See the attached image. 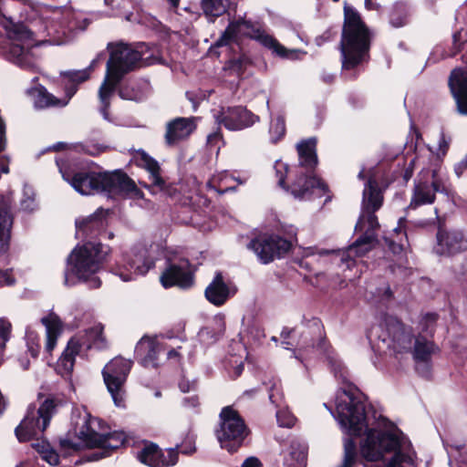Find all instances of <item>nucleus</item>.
I'll return each instance as SVG.
<instances>
[{"instance_id":"6e6552de","label":"nucleus","mask_w":467,"mask_h":467,"mask_svg":"<svg viewBox=\"0 0 467 467\" xmlns=\"http://www.w3.org/2000/svg\"><path fill=\"white\" fill-rule=\"evenodd\" d=\"M337 419L344 431L359 436L367 430L365 405L352 393L339 391L336 400Z\"/></svg>"},{"instance_id":"c9c22d12","label":"nucleus","mask_w":467,"mask_h":467,"mask_svg":"<svg viewBox=\"0 0 467 467\" xmlns=\"http://www.w3.org/2000/svg\"><path fill=\"white\" fill-rule=\"evenodd\" d=\"M307 446L301 441H293L290 445L288 457L285 458L286 467H305L306 462Z\"/></svg>"},{"instance_id":"603ef678","label":"nucleus","mask_w":467,"mask_h":467,"mask_svg":"<svg viewBox=\"0 0 467 467\" xmlns=\"http://www.w3.org/2000/svg\"><path fill=\"white\" fill-rule=\"evenodd\" d=\"M199 405L198 397L192 396L184 400V406L187 408H195Z\"/></svg>"},{"instance_id":"2f4dec72","label":"nucleus","mask_w":467,"mask_h":467,"mask_svg":"<svg viewBox=\"0 0 467 467\" xmlns=\"http://www.w3.org/2000/svg\"><path fill=\"white\" fill-rule=\"evenodd\" d=\"M411 350L413 358L417 362H428L433 355L439 352V348L432 341L419 336L415 338Z\"/></svg>"},{"instance_id":"bb28decb","label":"nucleus","mask_w":467,"mask_h":467,"mask_svg":"<svg viewBox=\"0 0 467 467\" xmlns=\"http://www.w3.org/2000/svg\"><path fill=\"white\" fill-rule=\"evenodd\" d=\"M72 13L70 11H65L60 13L56 11L53 13L51 20L47 26V34L57 38V44L60 45L67 41L74 26L71 25Z\"/></svg>"},{"instance_id":"7ed1b4c3","label":"nucleus","mask_w":467,"mask_h":467,"mask_svg":"<svg viewBox=\"0 0 467 467\" xmlns=\"http://www.w3.org/2000/svg\"><path fill=\"white\" fill-rule=\"evenodd\" d=\"M369 34L359 15L345 7V20L340 41L342 67L352 69L368 56Z\"/></svg>"},{"instance_id":"f03ea898","label":"nucleus","mask_w":467,"mask_h":467,"mask_svg":"<svg viewBox=\"0 0 467 467\" xmlns=\"http://www.w3.org/2000/svg\"><path fill=\"white\" fill-rule=\"evenodd\" d=\"M394 451L388 467H409L414 463V451L410 441L389 432L369 430L360 445L361 455L367 461H378L385 452Z\"/></svg>"},{"instance_id":"a18cd8bd","label":"nucleus","mask_w":467,"mask_h":467,"mask_svg":"<svg viewBox=\"0 0 467 467\" xmlns=\"http://www.w3.org/2000/svg\"><path fill=\"white\" fill-rule=\"evenodd\" d=\"M437 316L435 314H427L424 316L421 323V330L426 333H431Z\"/></svg>"},{"instance_id":"9b49d317","label":"nucleus","mask_w":467,"mask_h":467,"mask_svg":"<svg viewBox=\"0 0 467 467\" xmlns=\"http://www.w3.org/2000/svg\"><path fill=\"white\" fill-rule=\"evenodd\" d=\"M220 428L216 431L222 448L234 451L247 434L246 427L237 411L224 408L220 414Z\"/></svg>"},{"instance_id":"4be33fe9","label":"nucleus","mask_w":467,"mask_h":467,"mask_svg":"<svg viewBox=\"0 0 467 467\" xmlns=\"http://www.w3.org/2000/svg\"><path fill=\"white\" fill-rule=\"evenodd\" d=\"M138 459L150 467H169L177 462L178 453L173 449L161 451L155 444H149L141 450Z\"/></svg>"},{"instance_id":"0e129e2a","label":"nucleus","mask_w":467,"mask_h":467,"mask_svg":"<svg viewBox=\"0 0 467 467\" xmlns=\"http://www.w3.org/2000/svg\"><path fill=\"white\" fill-rule=\"evenodd\" d=\"M65 148H66V144H65V143H62V142L57 143V144H56V145H54V146H53V149H54L55 150H62V149H65Z\"/></svg>"},{"instance_id":"c85d7f7f","label":"nucleus","mask_w":467,"mask_h":467,"mask_svg":"<svg viewBox=\"0 0 467 467\" xmlns=\"http://www.w3.org/2000/svg\"><path fill=\"white\" fill-rule=\"evenodd\" d=\"M377 242L376 234H364L350 245L346 252H343L341 261L348 268L355 265L353 256L361 257L368 253Z\"/></svg>"},{"instance_id":"79ce46f5","label":"nucleus","mask_w":467,"mask_h":467,"mask_svg":"<svg viewBox=\"0 0 467 467\" xmlns=\"http://www.w3.org/2000/svg\"><path fill=\"white\" fill-rule=\"evenodd\" d=\"M356 444L351 439L344 441V460L338 467H353L356 462Z\"/></svg>"},{"instance_id":"4468645a","label":"nucleus","mask_w":467,"mask_h":467,"mask_svg":"<svg viewBox=\"0 0 467 467\" xmlns=\"http://www.w3.org/2000/svg\"><path fill=\"white\" fill-rule=\"evenodd\" d=\"M437 192L448 194L449 190L445 177L437 171H432L431 175L420 178L415 183L409 207L416 209L420 205L433 203Z\"/></svg>"},{"instance_id":"58836bf2","label":"nucleus","mask_w":467,"mask_h":467,"mask_svg":"<svg viewBox=\"0 0 467 467\" xmlns=\"http://www.w3.org/2000/svg\"><path fill=\"white\" fill-rule=\"evenodd\" d=\"M234 290H236V287L231 282H225L222 274L217 273L204 292H232Z\"/></svg>"},{"instance_id":"de8ad7c7","label":"nucleus","mask_w":467,"mask_h":467,"mask_svg":"<svg viewBox=\"0 0 467 467\" xmlns=\"http://www.w3.org/2000/svg\"><path fill=\"white\" fill-rule=\"evenodd\" d=\"M206 299L214 306H222L228 299V294H204Z\"/></svg>"},{"instance_id":"ddd939ff","label":"nucleus","mask_w":467,"mask_h":467,"mask_svg":"<svg viewBox=\"0 0 467 467\" xmlns=\"http://www.w3.org/2000/svg\"><path fill=\"white\" fill-rule=\"evenodd\" d=\"M6 29L8 37L14 41L9 51L14 62L24 67H33L34 55L31 48L36 45L31 31L22 24L13 23Z\"/></svg>"},{"instance_id":"5fc2aeb1","label":"nucleus","mask_w":467,"mask_h":467,"mask_svg":"<svg viewBox=\"0 0 467 467\" xmlns=\"http://www.w3.org/2000/svg\"><path fill=\"white\" fill-rule=\"evenodd\" d=\"M449 147V142L443 135L441 136L439 140V150L444 154Z\"/></svg>"},{"instance_id":"338daca9","label":"nucleus","mask_w":467,"mask_h":467,"mask_svg":"<svg viewBox=\"0 0 467 467\" xmlns=\"http://www.w3.org/2000/svg\"><path fill=\"white\" fill-rule=\"evenodd\" d=\"M178 353L176 350H171L169 353H168V358H172L174 357H177Z\"/></svg>"},{"instance_id":"c756f323","label":"nucleus","mask_w":467,"mask_h":467,"mask_svg":"<svg viewBox=\"0 0 467 467\" xmlns=\"http://www.w3.org/2000/svg\"><path fill=\"white\" fill-rule=\"evenodd\" d=\"M161 348L155 337L144 336L135 348V354L140 358L144 367H156L157 356Z\"/></svg>"},{"instance_id":"6ab92c4d","label":"nucleus","mask_w":467,"mask_h":467,"mask_svg":"<svg viewBox=\"0 0 467 467\" xmlns=\"http://www.w3.org/2000/svg\"><path fill=\"white\" fill-rule=\"evenodd\" d=\"M160 280L165 289L172 286L189 289L193 284V274L188 261H182L179 265H170L161 274Z\"/></svg>"},{"instance_id":"ea45409f","label":"nucleus","mask_w":467,"mask_h":467,"mask_svg":"<svg viewBox=\"0 0 467 467\" xmlns=\"http://www.w3.org/2000/svg\"><path fill=\"white\" fill-rule=\"evenodd\" d=\"M97 63V59H94L91 63V65L85 69L82 70H72V71H67L64 72L62 75L67 78L69 82L72 84L77 83L79 84L81 82L86 81L88 79L90 71L92 70L93 67Z\"/></svg>"},{"instance_id":"f3484780","label":"nucleus","mask_w":467,"mask_h":467,"mask_svg":"<svg viewBox=\"0 0 467 467\" xmlns=\"http://www.w3.org/2000/svg\"><path fill=\"white\" fill-rule=\"evenodd\" d=\"M124 259L127 264L119 266L118 275L125 282L133 279L134 275H145L154 265L145 246L134 247Z\"/></svg>"},{"instance_id":"412c9836","label":"nucleus","mask_w":467,"mask_h":467,"mask_svg":"<svg viewBox=\"0 0 467 467\" xmlns=\"http://www.w3.org/2000/svg\"><path fill=\"white\" fill-rule=\"evenodd\" d=\"M467 250V236L456 229L446 230L441 227L437 233L436 252L440 254H454Z\"/></svg>"},{"instance_id":"2eb2a0df","label":"nucleus","mask_w":467,"mask_h":467,"mask_svg":"<svg viewBox=\"0 0 467 467\" xmlns=\"http://www.w3.org/2000/svg\"><path fill=\"white\" fill-rule=\"evenodd\" d=\"M382 200L380 192L372 185L371 181H368L363 192L362 212L356 229L364 234H375V230L379 227L375 212L381 207Z\"/></svg>"},{"instance_id":"72a5a7b5","label":"nucleus","mask_w":467,"mask_h":467,"mask_svg":"<svg viewBox=\"0 0 467 467\" xmlns=\"http://www.w3.org/2000/svg\"><path fill=\"white\" fill-rule=\"evenodd\" d=\"M138 162L140 167L144 168L149 172V178L152 186H156L160 190H162L165 182L161 177L159 163L145 152L139 155Z\"/></svg>"},{"instance_id":"7c9ffc66","label":"nucleus","mask_w":467,"mask_h":467,"mask_svg":"<svg viewBox=\"0 0 467 467\" xmlns=\"http://www.w3.org/2000/svg\"><path fill=\"white\" fill-rule=\"evenodd\" d=\"M41 323L46 327L45 349L47 352L51 353L57 347V338L64 330V324L55 313H49L47 317H42Z\"/></svg>"},{"instance_id":"49530a36","label":"nucleus","mask_w":467,"mask_h":467,"mask_svg":"<svg viewBox=\"0 0 467 467\" xmlns=\"http://www.w3.org/2000/svg\"><path fill=\"white\" fill-rule=\"evenodd\" d=\"M42 458L50 465H57L59 462L58 454L51 448L42 451Z\"/></svg>"},{"instance_id":"dca6fc26","label":"nucleus","mask_w":467,"mask_h":467,"mask_svg":"<svg viewBox=\"0 0 467 467\" xmlns=\"http://www.w3.org/2000/svg\"><path fill=\"white\" fill-rule=\"evenodd\" d=\"M248 247L262 263L267 264L287 253L291 244L278 235H261L251 241Z\"/></svg>"},{"instance_id":"052dcab7","label":"nucleus","mask_w":467,"mask_h":467,"mask_svg":"<svg viewBox=\"0 0 467 467\" xmlns=\"http://www.w3.org/2000/svg\"><path fill=\"white\" fill-rule=\"evenodd\" d=\"M420 283H421V285L420 287V289H431L432 288L430 280H428V279L423 278V279H421Z\"/></svg>"},{"instance_id":"393cba45","label":"nucleus","mask_w":467,"mask_h":467,"mask_svg":"<svg viewBox=\"0 0 467 467\" xmlns=\"http://www.w3.org/2000/svg\"><path fill=\"white\" fill-rule=\"evenodd\" d=\"M327 192V185L315 176L300 173L292 184L291 192L296 199L308 198L311 195L322 197Z\"/></svg>"},{"instance_id":"a878e982","label":"nucleus","mask_w":467,"mask_h":467,"mask_svg":"<svg viewBox=\"0 0 467 467\" xmlns=\"http://www.w3.org/2000/svg\"><path fill=\"white\" fill-rule=\"evenodd\" d=\"M195 118H176L166 126L165 140L173 145L187 139L196 129Z\"/></svg>"},{"instance_id":"aec40b11","label":"nucleus","mask_w":467,"mask_h":467,"mask_svg":"<svg viewBox=\"0 0 467 467\" xmlns=\"http://www.w3.org/2000/svg\"><path fill=\"white\" fill-rule=\"evenodd\" d=\"M100 192L110 195L140 194L134 182L122 172H100Z\"/></svg>"},{"instance_id":"680f3d73","label":"nucleus","mask_w":467,"mask_h":467,"mask_svg":"<svg viewBox=\"0 0 467 467\" xmlns=\"http://www.w3.org/2000/svg\"><path fill=\"white\" fill-rule=\"evenodd\" d=\"M365 5L368 9H375L376 8L374 0H365Z\"/></svg>"},{"instance_id":"4c0bfd02","label":"nucleus","mask_w":467,"mask_h":467,"mask_svg":"<svg viewBox=\"0 0 467 467\" xmlns=\"http://www.w3.org/2000/svg\"><path fill=\"white\" fill-rule=\"evenodd\" d=\"M202 8L205 16L212 18L220 16L226 11L223 0H202Z\"/></svg>"},{"instance_id":"a211bd4d","label":"nucleus","mask_w":467,"mask_h":467,"mask_svg":"<svg viewBox=\"0 0 467 467\" xmlns=\"http://www.w3.org/2000/svg\"><path fill=\"white\" fill-rule=\"evenodd\" d=\"M218 124H223L229 130H240L257 122L259 118L244 107L223 108L214 114Z\"/></svg>"},{"instance_id":"473e14b6","label":"nucleus","mask_w":467,"mask_h":467,"mask_svg":"<svg viewBox=\"0 0 467 467\" xmlns=\"http://www.w3.org/2000/svg\"><path fill=\"white\" fill-rule=\"evenodd\" d=\"M316 144V139H308L297 144L299 163L302 167L311 169L317 165Z\"/></svg>"},{"instance_id":"39448f33","label":"nucleus","mask_w":467,"mask_h":467,"mask_svg":"<svg viewBox=\"0 0 467 467\" xmlns=\"http://www.w3.org/2000/svg\"><path fill=\"white\" fill-rule=\"evenodd\" d=\"M107 254L99 243L88 242L78 245L68 255V270L79 280L89 281L90 288L97 289L100 286V280L93 275L101 268Z\"/></svg>"},{"instance_id":"bf43d9fd","label":"nucleus","mask_w":467,"mask_h":467,"mask_svg":"<svg viewBox=\"0 0 467 467\" xmlns=\"http://www.w3.org/2000/svg\"><path fill=\"white\" fill-rule=\"evenodd\" d=\"M119 94L120 96V98L124 99H134L135 98L129 95V93H127V90L126 88H121L119 91Z\"/></svg>"},{"instance_id":"c03bdc74","label":"nucleus","mask_w":467,"mask_h":467,"mask_svg":"<svg viewBox=\"0 0 467 467\" xmlns=\"http://www.w3.org/2000/svg\"><path fill=\"white\" fill-rule=\"evenodd\" d=\"M275 171H276V175L278 177V184H279V186H281L284 189H286L285 178V174H286V171H287V166L285 163L281 162V161H277L275 163Z\"/></svg>"},{"instance_id":"5701e85b","label":"nucleus","mask_w":467,"mask_h":467,"mask_svg":"<svg viewBox=\"0 0 467 467\" xmlns=\"http://www.w3.org/2000/svg\"><path fill=\"white\" fill-rule=\"evenodd\" d=\"M60 171L63 179L80 194L89 195L100 192V172H77L71 175L62 170Z\"/></svg>"},{"instance_id":"423d86ee","label":"nucleus","mask_w":467,"mask_h":467,"mask_svg":"<svg viewBox=\"0 0 467 467\" xmlns=\"http://www.w3.org/2000/svg\"><path fill=\"white\" fill-rule=\"evenodd\" d=\"M77 425H80L79 430L76 431L79 441L75 442L69 439L61 440L60 444L63 448L78 450L81 447H89L112 450L120 447L126 441V435L123 432L99 434L98 432L99 421L87 411L79 415Z\"/></svg>"},{"instance_id":"3c124183","label":"nucleus","mask_w":467,"mask_h":467,"mask_svg":"<svg viewBox=\"0 0 467 467\" xmlns=\"http://www.w3.org/2000/svg\"><path fill=\"white\" fill-rule=\"evenodd\" d=\"M385 241L394 254H399L402 251L401 244H396L395 241L390 240L389 238H387V237L385 238Z\"/></svg>"},{"instance_id":"b1692460","label":"nucleus","mask_w":467,"mask_h":467,"mask_svg":"<svg viewBox=\"0 0 467 467\" xmlns=\"http://www.w3.org/2000/svg\"><path fill=\"white\" fill-rule=\"evenodd\" d=\"M449 87L461 114L467 115V70L453 69L449 78Z\"/></svg>"},{"instance_id":"69168bd1","label":"nucleus","mask_w":467,"mask_h":467,"mask_svg":"<svg viewBox=\"0 0 467 467\" xmlns=\"http://www.w3.org/2000/svg\"><path fill=\"white\" fill-rule=\"evenodd\" d=\"M172 7H177L180 4V0H167Z\"/></svg>"},{"instance_id":"a19ab883","label":"nucleus","mask_w":467,"mask_h":467,"mask_svg":"<svg viewBox=\"0 0 467 467\" xmlns=\"http://www.w3.org/2000/svg\"><path fill=\"white\" fill-rule=\"evenodd\" d=\"M270 136L272 141L275 142L282 139L285 134V119L278 115L275 119H272L270 129Z\"/></svg>"},{"instance_id":"4d7b16f0","label":"nucleus","mask_w":467,"mask_h":467,"mask_svg":"<svg viewBox=\"0 0 467 467\" xmlns=\"http://www.w3.org/2000/svg\"><path fill=\"white\" fill-rule=\"evenodd\" d=\"M36 450L42 455V451H45V449H48L50 448L49 444L45 442V441H41V442H38V443H36L33 445Z\"/></svg>"},{"instance_id":"f257e3e1","label":"nucleus","mask_w":467,"mask_h":467,"mask_svg":"<svg viewBox=\"0 0 467 467\" xmlns=\"http://www.w3.org/2000/svg\"><path fill=\"white\" fill-rule=\"evenodd\" d=\"M145 45L133 49L123 43L108 45L110 56L107 62V70L104 80L99 89V97L101 103L100 112L105 119H109L108 109L110 105V98L123 77L140 66V61L147 60L144 57Z\"/></svg>"},{"instance_id":"37998d69","label":"nucleus","mask_w":467,"mask_h":467,"mask_svg":"<svg viewBox=\"0 0 467 467\" xmlns=\"http://www.w3.org/2000/svg\"><path fill=\"white\" fill-rule=\"evenodd\" d=\"M277 421L280 426L290 428L294 426L296 422L295 417L285 410H280L276 413Z\"/></svg>"},{"instance_id":"e2e57ef3","label":"nucleus","mask_w":467,"mask_h":467,"mask_svg":"<svg viewBox=\"0 0 467 467\" xmlns=\"http://www.w3.org/2000/svg\"><path fill=\"white\" fill-rule=\"evenodd\" d=\"M243 368H244L243 363H240L239 365H237L235 368V375L240 376L243 371Z\"/></svg>"},{"instance_id":"f704fd0d","label":"nucleus","mask_w":467,"mask_h":467,"mask_svg":"<svg viewBox=\"0 0 467 467\" xmlns=\"http://www.w3.org/2000/svg\"><path fill=\"white\" fill-rule=\"evenodd\" d=\"M12 222L9 207L5 203L0 206V255L6 253L9 248Z\"/></svg>"},{"instance_id":"cd10ccee","label":"nucleus","mask_w":467,"mask_h":467,"mask_svg":"<svg viewBox=\"0 0 467 467\" xmlns=\"http://www.w3.org/2000/svg\"><path fill=\"white\" fill-rule=\"evenodd\" d=\"M77 88L69 87L67 88V95L62 99L56 98L53 94L49 93L44 87H40L31 90L34 104L36 108L46 109L50 107H65L69 102V99L76 93Z\"/></svg>"},{"instance_id":"6e6d98bb","label":"nucleus","mask_w":467,"mask_h":467,"mask_svg":"<svg viewBox=\"0 0 467 467\" xmlns=\"http://www.w3.org/2000/svg\"><path fill=\"white\" fill-rule=\"evenodd\" d=\"M222 139V134L217 131L213 134H210L207 138V141L209 144H213L214 141H217Z\"/></svg>"},{"instance_id":"20e7f679","label":"nucleus","mask_w":467,"mask_h":467,"mask_svg":"<svg viewBox=\"0 0 467 467\" xmlns=\"http://www.w3.org/2000/svg\"><path fill=\"white\" fill-rule=\"evenodd\" d=\"M242 37H250L260 42L264 47L271 49L276 56L284 58H296L301 53L297 49H287L275 37L261 30L251 21L243 17L231 21L221 36L214 43V47H220L237 42Z\"/></svg>"},{"instance_id":"1a4fd4ad","label":"nucleus","mask_w":467,"mask_h":467,"mask_svg":"<svg viewBox=\"0 0 467 467\" xmlns=\"http://www.w3.org/2000/svg\"><path fill=\"white\" fill-rule=\"evenodd\" d=\"M373 333L395 354L409 353L412 348V332L397 317L385 316Z\"/></svg>"},{"instance_id":"8fccbe9b","label":"nucleus","mask_w":467,"mask_h":467,"mask_svg":"<svg viewBox=\"0 0 467 467\" xmlns=\"http://www.w3.org/2000/svg\"><path fill=\"white\" fill-rule=\"evenodd\" d=\"M242 467H261V462L255 457H249L244 462Z\"/></svg>"},{"instance_id":"e433bc0d","label":"nucleus","mask_w":467,"mask_h":467,"mask_svg":"<svg viewBox=\"0 0 467 467\" xmlns=\"http://www.w3.org/2000/svg\"><path fill=\"white\" fill-rule=\"evenodd\" d=\"M103 220L101 218H99V216L96 214L76 221L78 234H79V233L82 232L83 234L86 236H92L97 234L99 232V230L103 228Z\"/></svg>"},{"instance_id":"864d4df0","label":"nucleus","mask_w":467,"mask_h":467,"mask_svg":"<svg viewBox=\"0 0 467 467\" xmlns=\"http://www.w3.org/2000/svg\"><path fill=\"white\" fill-rule=\"evenodd\" d=\"M195 387V383L194 382H185V381H182L180 383V389H182V391L183 392H188L190 391L191 389H193Z\"/></svg>"},{"instance_id":"9d476101","label":"nucleus","mask_w":467,"mask_h":467,"mask_svg":"<svg viewBox=\"0 0 467 467\" xmlns=\"http://www.w3.org/2000/svg\"><path fill=\"white\" fill-rule=\"evenodd\" d=\"M57 404L53 399H47L40 407L28 408L27 414L16 429V435L20 441H26L41 434L48 426L56 411Z\"/></svg>"},{"instance_id":"0eeeda50","label":"nucleus","mask_w":467,"mask_h":467,"mask_svg":"<svg viewBox=\"0 0 467 467\" xmlns=\"http://www.w3.org/2000/svg\"><path fill=\"white\" fill-rule=\"evenodd\" d=\"M103 330L104 326L98 323L86 329L83 336L77 335L72 337L57 363V372L61 376H68L73 370L75 358L80 353L83 347H86L88 349L92 347L99 349L105 348L108 343Z\"/></svg>"},{"instance_id":"13d9d810","label":"nucleus","mask_w":467,"mask_h":467,"mask_svg":"<svg viewBox=\"0 0 467 467\" xmlns=\"http://www.w3.org/2000/svg\"><path fill=\"white\" fill-rule=\"evenodd\" d=\"M0 170L3 173L7 174L9 172L8 161L5 159L0 160Z\"/></svg>"},{"instance_id":"f8f14e48","label":"nucleus","mask_w":467,"mask_h":467,"mask_svg":"<svg viewBox=\"0 0 467 467\" xmlns=\"http://www.w3.org/2000/svg\"><path fill=\"white\" fill-rule=\"evenodd\" d=\"M132 362L123 358H114L103 368V379L116 406L124 405V385L131 369Z\"/></svg>"},{"instance_id":"774afa93","label":"nucleus","mask_w":467,"mask_h":467,"mask_svg":"<svg viewBox=\"0 0 467 467\" xmlns=\"http://www.w3.org/2000/svg\"><path fill=\"white\" fill-rule=\"evenodd\" d=\"M291 332H292V331H286V329H284V330L282 331V333H281V336H282L283 337H288V335H289Z\"/></svg>"},{"instance_id":"09e8293b","label":"nucleus","mask_w":467,"mask_h":467,"mask_svg":"<svg viewBox=\"0 0 467 467\" xmlns=\"http://www.w3.org/2000/svg\"><path fill=\"white\" fill-rule=\"evenodd\" d=\"M15 282L8 271H0V284L12 285Z\"/></svg>"}]
</instances>
